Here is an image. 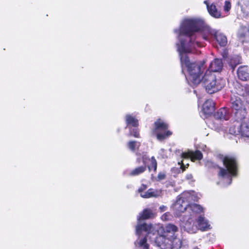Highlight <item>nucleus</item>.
I'll list each match as a JSON object with an SVG mask.
<instances>
[{
  "label": "nucleus",
  "instance_id": "obj_13",
  "mask_svg": "<svg viewBox=\"0 0 249 249\" xmlns=\"http://www.w3.org/2000/svg\"><path fill=\"white\" fill-rule=\"evenodd\" d=\"M237 76L242 81L249 79V68L246 66H240L237 71Z\"/></svg>",
  "mask_w": 249,
  "mask_h": 249
},
{
  "label": "nucleus",
  "instance_id": "obj_26",
  "mask_svg": "<svg viewBox=\"0 0 249 249\" xmlns=\"http://www.w3.org/2000/svg\"><path fill=\"white\" fill-rule=\"evenodd\" d=\"M188 211H192L194 213H200L203 212L202 207L196 204H193L188 206Z\"/></svg>",
  "mask_w": 249,
  "mask_h": 249
},
{
  "label": "nucleus",
  "instance_id": "obj_31",
  "mask_svg": "<svg viewBox=\"0 0 249 249\" xmlns=\"http://www.w3.org/2000/svg\"><path fill=\"white\" fill-rule=\"evenodd\" d=\"M172 216L169 213H164L161 217V218L163 221L169 220Z\"/></svg>",
  "mask_w": 249,
  "mask_h": 249
},
{
  "label": "nucleus",
  "instance_id": "obj_20",
  "mask_svg": "<svg viewBox=\"0 0 249 249\" xmlns=\"http://www.w3.org/2000/svg\"><path fill=\"white\" fill-rule=\"evenodd\" d=\"M223 63L222 60L220 59L216 58L211 62L209 68L211 71L217 72L221 71Z\"/></svg>",
  "mask_w": 249,
  "mask_h": 249
},
{
  "label": "nucleus",
  "instance_id": "obj_21",
  "mask_svg": "<svg viewBox=\"0 0 249 249\" xmlns=\"http://www.w3.org/2000/svg\"><path fill=\"white\" fill-rule=\"evenodd\" d=\"M161 192L159 190H154L153 189H150L146 192H142L140 196L143 198H150L152 197H158L160 195Z\"/></svg>",
  "mask_w": 249,
  "mask_h": 249
},
{
  "label": "nucleus",
  "instance_id": "obj_41",
  "mask_svg": "<svg viewBox=\"0 0 249 249\" xmlns=\"http://www.w3.org/2000/svg\"><path fill=\"white\" fill-rule=\"evenodd\" d=\"M240 63V60L238 59V62H237V64L239 63Z\"/></svg>",
  "mask_w": 249,
  "mask_h": 249
},
{
  "label": "nucleus",
  "instance_id": "obj_33",
  "mask_svg": "<svg viewBox=\"0 0 249 249\" xmlns=\"http://www.w3.org/2000/svg\"><path fill=\"white\" fill-rule=\"evenodd\" d=\"M178 164L180 165V168L182 169V171H184L185 170L186 168H187L188 166L189 165L188 163H187L185 165V164L183 163V161L181 160V162H178Z\"/></svg>",
  "mask_w": 249,
  "mask_h": 249
},
{
  "label": "nucleus",
  "instance_id": "obj_16",
  "mask_svg": "<svg viewBox=\"0 0 249 249\" xmlns=\"http://www.w3.org/2000/svg\"><path fill=\"white\" fill-rule=\"evenodd\" d=\"M194 220L192 217H189L184 223V229L190 233H195L197 230L196 227L194 226Z\"/></svg>",
  "mask_w": 249,
  "mask_h": 249
},
{
  "label": "nucleus",
  "instance_id": "obj_1",
  "mask_svg": "<svg viewBox=\"0 0 249 249\" xmlns=\"http://www.w3.org/2000/svg\"><path fill=\"white\" fill-rule=\"evenodd\" d=\"M204 23V19L199 18L186 19L182 22L178 32L179 42L177 44L178 51L182 67H187L189 84L192 86L197 85L201 82L202 77L201 72L204 68L203 64L190 63L186 53L191 52L196 44L200 46L197 41L196 43L194 42L196 38L195 33Z\"/></svg>",
  "mask_w": 249,
  "mask_h": 249
},
{
  "label": "nucleus",
  "instance_id": "obj_10",
  "mask_svg": "<svg viewBox=\"0 0 249 249\" xmlns=\"http://www.w3.org/2000/svg\"><path fill=\"white\" fill-rule=\"evenodd\" d=\"M204 3L207 6V11L212 17L215 18H222L221 12L217 9L215 5L213 3H210L209 0L204 1Z\"/></svg>",
  "mask_w": 249,
  "mask_h": 249
},
{
  "label": "nucleus",
  "instance_id": "obj_27",
  "mask_svg": "<svg viewBox=\"0 0 249 249\" xmlns=\"http://www.w3.org/2000/svg\"><path fill=\"white\" fill-rule=\"evenodd\" d=\"M126 122L128 124H130L133 126H137L138 125V120L133 116L128 115L126 116Z\"/></svg>",
  "mask_w": 249,
  "mask_h": 249
},
{
  "label": "nucleus",
  "instance_id": "obj_18",
  "mask_svg": "<svg viewBox=\"0 0 249 249\" xmlns=\"http://www.w3.org/2000/svg\"><path fill=\"white\" fill-rule=\"evenodd\" d=\"M169 243L168 247L172 246L174 249H180L182 246V240L176 235L168 239Z\"/></svg>",
  "mask_w": 249,
  "mask_h": 249
},
{
  "label": "nucleus",
  "instance_id": "obj_12",
  "mask_svg": "<svg viewBox=\"0 0 249 249\" xmlns=\"http://www.w3.org/2000/svg\"><path fill=\"white\" fill-rule=\"evenodd\" d=\"M178 228L171 224H167L164 229L163 234L167 237V239L176 235V232L178 231Z\"/></svg>",
  "mask_w": 249,
  "mask_h": 249
},
{
  "label": "nucleus",
  "instance_id": "obj_30",
  "mask_svg": "<svg viewBox=\"0 0 249 249\" xmlns=\"http://www.w3.org/2000/svg\"><path fill=\"white\" fill-rule=\"evenodd\" d=\"M231 3L229 1L226 0L225 1L223 9L225 12H228L231 10Z\"/></svg>",
  "mask_w": 249,
  "mask_h": 249
},
{
  "label": "nucleus",
  "instance_id": "obj_39",
  "mask_svg": "<svg viewBox=\"0 0 249 249\" xmlns=\"http://www.w3.org/2000/svg\"><path fill=\"white\" fill-rule=\"evenodd\" d=\"M186 219H187V216L185 215H184V217L183 220L185 221Z\"/></svg>",
  "mask_w": 249,
  "mask_h": 249
},
{
  "label": "nucleus",
  "instance_id": "obj_5",
  "mask_svg": "<svg viewBox=\"0 0 249 249\" xmlns=\"http://www.w3.org/2000/svg\"><path fill=\"white\" fill-rule=\"evenodd\" d=\"M191 200L196 201V199L194 198L190 192L184 193L180 197L177 199L173 205V209L177 216H180L181 213H183L185 211H188V201Z\"/></svg>",
  "mask_w": 249,
  "mask_h": 249
},
{
  "label": "nucleus",
  "instance_id": "obj_7",
  "mask_svg": "<svg viewBox=\"0 0 249 249\" xmlns=\"http://www.w3.org/2000/svg\"><path fill=\"white\" fill-rule=\"evenodd\" d=\"M154 216V213L150 209H145L142 213L139 214L138 217V224L136 228V232L137 234H139L142 231H148L151 228L150 225H147L145 223H143L141 220L150 218Z\"/></svg>",
  "mask_w": 249,
  "mask_h": 249
},
{
  "label": "nucleus",
  "instance_id": "obj_28",
  "mask_svg": "<svg viewBox=\"0 0 249 249\" xmlns=\"http://www.w3.org/2000/svg\"><path fill=\"white\" fill-rule=\"evenodd\" d=\"M229 132L232 135H239L240 134V127L239 126L236 127L235 126H231L229 129Z\"/></svg>",
  "mask_w": 249,
  "mask_h": 249
},
{
  "label": "nucleus",
  "instance_id": "obj_37",
  "mask_svg": "<svg viewBox=\"0 0 249 249\" xmlns=\"http://www.w3.org/2000/svg\"><path fill=\"white\" fill-rule=\"evenodd\" d=\"M186 178L188 180H192L193 179V177L192 174H189L186 175Z\"/></svg>",
  "mask_w": 249,
  "mask_h": 249
},
{
  "label": "nucleus",
  "instance_id": "obj_2",
  "mask_svg": "<svg viewBox=\"0 0 249 249\" xmlns=\"http://www.w3.org/2000/svg\"><path fill=\"white\" fill-rule=\"evenodd\" d=\"M201 82L204 85L206 91L212 94L220 90L225 85V80L221 78L217 79L211 71H208L201 78Z\"/></svg>",
  "mask_w": 249,
  "mask_h": 249
},
{
  "label": "nucleus",
  "instance_id": "obj_34",
  "mask_svg": "<svg viewBox=\"0 0 249 249\" xmlns=\"http://www.w3.org/2000/svg\"><path fill=\"white\" fill-rule=\"evenodd\" d=\"M165 178V174L163 172H160L158 174V180H160L164 179Z\"/></svg>",
  "mask_w": 249,
  "mask_h": 249
},
{
  "label": "nucleus",
  "instance_id": "obj_17",
  "mask_svg": "<svg viewBox=\"0 0 249 249\" xmlns=\"http://www.w3.org/2000/svg\"><path fill=\"white\" fill-rule=\"evenodd\" d=\"M155 244L157 246L160 247H168L169 245V241L167 237L163 233L162 235H160L157 236L155 239Z\"/></svg>",
  "mask_w": 249,
  "mask_h": 249
},
{
  "label": "nucleus",
  "instance_id": "obj_22",
  "mask_svg": "<svg viewBox=\"0 0 249 249\" xmlns=\"http://www.w3.org/2000/svg\"><path fill=\"white\" fill-rule=\"evenodd\" d=\"M236 93L238 95H241L249 98V86H241L237 89Z\"/></svg>",
  "mask_w": 249,
  "mask_h": 249
},
{
  "label": "nucleus",
  "instance_id": "obj_36",
  "mask_svg": "<svg viewBox=\"0 0 249 249\" xmlns=\"http://www.w3.org/2000/svg\"><path fill=\"white\" fill-rule=\"evenodd\" d=\"M147 186L145 185H142L138 190L139 192L141 194L143 192V191L146 189Z\"/></svg>",
  "mask_w": 249,
  "mask_h": 249
},
{
  "label": "nucleus",
  "instance_id": "obj_9",
  "mask_svg": "<svg viewBox=\"0 0 249 249\" xmlns=\"http://www.w3.org/2000/svg\"><path fill=\"white\" fill-rule=\"evenodd\" d=\"M204 32L207 34V35H203V37L205 40H209V36L210 35L214 37L220 46H225L227 44V38L223 34L209 27L207 28Z\"/></svg>",
  "mask_w": 249,
  "mask_h": 249
},
{
  "label": "nucleus",
  "instance_id": "obj_8",
  "mask_svg": "<svg viewBox=\"0 0 249 249\" xmlns=\"http://www.w3.org/2000/svg\"><path fill=\"white\" fill-rule=\"evenodd\" d=\"M168 124L161 119H159L155 123L154 133L157 135V139L161 141L172 134V132L167 130Z\"/></svg>",
  "mask_w": 249,
  "mask_h": 249
},
{
  "label": "nucleus",
  "instance_id": "obj_32",
  "mask_svg": "<svg viewBox=\"0 0 249 249\" xmlns=\"http://www.w3.org/2000/svg\"><path fill=\"white\" fill-rule=\"evenodd\" d=\"M248 30L247 28H245L242 29L239 33V36L240 37H243L246 36V35L248 33Z\"/></svg>",
  "mask_w": 249,
  "mask_h": 249
},
{
  "label": "nucleus",
  "instance_id": "obj_25",
  "mask_svg": "<svg viewBox=\"0 0 249 249\" xmlns=\"http://www.w3.org/2000/svg\"><path fill=\"white\" fill-rule=\"evenodd\" d=\"M135 244L137 247H143V249H148V245L147 243V238L145 236L144 237H139L135 242Z\"/></svg>",
  "mask_w": 249,
  "mask_h": 249
},
{
  "label": "nucleus",
  "instance_id": "obj_38",
  "mask_svg": "<svg viewBox=\"0 0 249 249\" xmlns=\"http://www.w3.org/2000/svg\"><path fill=\"white\" fill-rule=\"evenodd\" d=\"M167 207L164 205L161 206L160 207V209L161 212H164L166 210Z\"/></svg>",
  "mask_w": 249,
  "mask_h": 249
},
{
  "label": "nucleus",
  "instance_id": "obj_14",
  "mask_svg": "<svg viewBox=\"0 0 249 249\" xmlns=\"http://www.w3.org/2000/svg\"><path fill=\"white\" fill-rule=\"evenodd\" d=\"M197 222L198 229L201 231H207L211 229L209 222L203 216H200L197 219Z\"/></svg>",
  "mask_w": 249,
  "mask_h": 249
},
{
  "label": "nucleus",
  "instance_id": "obj_24",
  "mask_svg": "<svg viewBox=\"0 0 249 249\" xmlns=\"http://www.w3.org/2000/svg\"><path fill=\"white\" fill-rule=\"evenodd\" d=\"M215 117L217 119L228 120L229 117L227 114L226 109L224 108L219 109L215 115Z\"/></svg>",
  "mask_w": 249,
  "mask_h": 249
},
{
  "label": "nucleus",
  "instance_id": "obj_19",
  "mask_svg": "<svg viewBox=\"0 0 249 249\" xmlns=\"http://www.w3.org/2000/svg\"><path fill=\"white\" fill-rule=\"evenodd\" d=\"M203 111L207 115H209L214 111V103L212 100L206 101L203 106Z\"/></svg>",
  "mask_w": 249,
  "mask_h": 249
},
{
  "label": "nucleus",
  "instance_id": "obj_40",
  "mask_svg": "<svg viewBox=\"0 0 249 249\" xmlns=\"http://www.w3.org/2000/svg\"><path fill=\"white\" fill-rule=\"evenodd\" d=\"M231 66L233 67V62H232V60H231Z\"/></svg>",
  "mask_w": 249,
  "mask_h": 249
},
{
  "label": "nucleus",
  "instance_id": "obj_3",
  "mask_svg": "<svg viewBox=\"0 0 249 249\" xmlns=\"http://www.w3.org/2000/svg\"><path fill=\"white\" fill-rule=\"evenodd\" d=\"M226 169L220 168L219 176L224 180H227V184L231 182V177L236 175L237 167L236 160L231 157H226L223 160Z\"/></svg>",
  "mask_w": 249,
  "mask_h": 249
},
{
  "label": "nucleus",
  "instance_id": "obj_4",
  "mask_svg": "<svg viewBox=\"0 0 249 249\" xmlns=\"http://www.w3.org/2000/svg\"><path fill=\"white\" fill-rule=\"evenodd\" d=\"M231 104L236 117L239 120L244 119L247 114L245 102L238 95L233 94L231 96Z\"/></svg>",
  "mask_w": 249,
  "mask_h": 249
},
{
  "label": "nucleus",
  "instance_id": "obj_11",
  "mask_svg": "<svg viewBox=\"0 0 249 249\" xmlns=\"http://www.w3.org/2000/svg\"><path fill=\"white\" fill-rule=\"evenodd\" d=\"M202 157V154L198 150L195 152L189 151L188 152H184L181 154V158L183 160L190 158L192 161L200 160Z\"/></svg>",
  "mask_w": 249,
  "mask_h": 249
},
{
  "label": "nucleus",
  "instance_id": "obj_42",
  "mask_svg": "<svg viewBox=\"0 0 249 249\" xmlns=\"http://www.w3.org/2000/svg\"><path fill=\"white\" fill-rule=\"evenodd\" d=\"M139 160H140V159H139V158H138V159H137V161H138V162H139Z\"/></svg>",
  "mask_w": 249,
  "mask_h": 249
},
{
  "label": "nucleus",
  "instance_id": "obj_35",
  "mask_svg": "<svg viewBox=\"0 0 249 249\" xmlns=\"http://www.w3.org/2000/svg\"><path fill=\"white\" fill-rule=\"evenodd\" d=\"M130 135L136 138L139 137V134L136 129H134L132 132H130Z\"/></svg>",
  "mask_w": 249,
  "mask_h": 249
},
{
  "label": "nucleus",
  "instance_id": "obj_29",
  "mask_svg": "<svg viewBox=\"0 0 249 249\" xmlns=\"http://www.w3.org/2000/svg\"><path fill=\"white\" fill-rule=\"evenodd\" d=\"M139 143L136 141H130L128 144L129 148L132 151H134L136 148H138L139 146Z\"/></svg>",
  "mask_w": 249,
  "mask_h": 249
},
{
  "label": "nucleus",
  "instance_id": "obj_15",
  "mask_svg": "<svg viewBox=\"0 0 249 249\" xmlns=\"http://www.w3.org/2000/svg\"><path fill=\"white\" fill-rule=\"evenodd\" d=\"M238 5L243 13V16H249V0H239Z\"/></svg>",
  "mask_w": 249,
  "mask_h": 249
},
{
  "label": "nucleus",
  "instance_id": "obj_23",
  "mask_svg": "<svg viewBox=\"0 0 249 249\" xmlns=\"http://www.w3.org/2000/svg\"><path fill=\"white\" fill-rule=\"evenodd\" d=\"M240 133L243 137L249 138V124L243 123L240 126Z\"/></svg>",
  "mask_w": 249,
  "mask_h": 249
},
{
  "label": "nucleus",
  "instance_id": "obj_6",
  "mask_svg": "<svg viewBox=\"0 0 249 249\" xmlns=\"http://www.w3.org/2000/svg\"><path fill=\"white\" fill-rule=\"evenodd\" d=\"M142 160L144 165L137 167L131 170L129 173V176H136L140 175L146 170V167H148L149 171L152 170V167H153L154 171H156L157 162L153 157L150 159L145 154L142 156Z\"/></svg>",
  "mask_w": 249,
  "mask_h": 249
}]
</instances>
